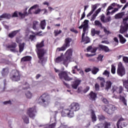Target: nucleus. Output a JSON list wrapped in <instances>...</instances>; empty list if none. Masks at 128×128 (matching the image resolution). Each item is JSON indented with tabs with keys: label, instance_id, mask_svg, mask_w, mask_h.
Masks as SVG:
<instances>
[{
	"label": "nucleus",
	"instance_id": "nucleus-1",
	"mask_svg": "<svg viewBox=\"0 0 128 128\" xmlns=\"http://www.w3.org/2000/svg\"><path fill=\"white\" fill-rule=\"evenodd\" d=\"M80 110V104L78 102H72L70 106V109H64L61 112L62 116H68L70 118L74 116V112Z\"/></svg>",
	"mask_w": 128,
	"mask_h": 128
},
{
	"label": "nucleus",
	"instance_id": "nucleus-2",
	"mask_svg": "<svg viewBox=\"0 0 128 128\" xmlns=\"http://www.w3.org/2000/svg\"><path fill=\"white\" fill-rule=\"evenodd\" d=\"M72 56V49H68L65 53V56L62 54L60 56H58L55 59V62L58 64L63 62V64L66 66L68 64L69 60H70Z\"/></svg>",
	"mask_w": 128,
	"mask_h": 128
},
{
	"label": "nucleus",
	"instance_id": "nucleus-3",
	"mask_svg": "<svg viewBox=\"0 0 128 128\" xmlns=\"http://www.w3.org/2000/svg\"><path fill=\"white\" fill-rule=\"evenodd\" d=\"M36 52H37L38 58H39L38 62L39 64H41L42 66H44V64H46L48 60L46 58H43L44 54L46 53V51L44 50V49L42 48L36 50Z\"/></svg>",
	"mask_w": 128,
	"mask_h": 128
},
{
	"label": "nucleus",
	"instance_id": "nucleus-4",
	"mask_svg": "<svg viewBox=\"0 0 128 128\" xmlns=\"http://www.w3.org/2000/svg\"><path fill=\"white\" fill-rule=\"evenodd\" d=\"M10 78L12 82L20 80V71L16 70H12L10 73Z\"/></svg>",
	"mask_w": 128,
	"mask_h": 128
},
{
	"label": "nucleus",
	"instance_id": "nucleus-5",
	"mask_svg": "<svg viewBox=\"0 0 128 128\" xmlns=\"http://www.w3.org/2000/svg\"><path fill=\"white\" fill-rule=\"evenodd\" d=\"M72 39L70 38H67L64 40V43L63 46L61 48H58V52H64V50H66L68 48H70V42H72Z\"/></svg>",
	"mask_w": 128,
	"mask_h": 128
},
{
	"label": "nucleus",
	"instance_id": "nucleus-6",
	"mask_svg": "<svg viewBox=\"0 0 128 128\" xmlns=\"http://www.w3.org/2000/svg\"><path fill=\"white\" fill-rule=\"evenodd\" d=\"M58 76L60 80H62V78H64V80H66V82L72 80V78L68 76V71H60L58 74Z\"/></svg>",
	"mask_w": 128,
	"mask_h": 128
},
{
	"label": "nucleus",
	"instance_id": "nucleus-7",
	"mask_svg": "<svg viewBox=\"0 0 128 128\" xmlns=\"http://www.w3.org/2000/svg\"><path fill=\"white\" fill-rule=\"evenodd\" d=\"M50 100V98L48 94H44L38 98L39 104H44V102H46L47 104H48Z\"/></svg>",
	"mask_w": 128,
	"mask_h": 128
},
{
	"label": "nucleus",
	"instance_id": "nucleus-8",
	"mask_svg": "<svg viewBox=\"0 0 128 128\" xmlns=\"http://www.w3.org/2000/svg\"><path fill=\"white\" fill-rule=\"evenodd\" d=\"M108 106L109 108H108L106 106H104V108H103L104 112H107L108 114H112L114 112V111L116 110V106L109 104Z\"/></svg>",
	"mask_w": 128,
	"mask_h": 128
},
{
	"label": "nucleus",
	"instance_id": "nucleus-9",
	"mask_svg": "<svg viewBox=\"0 0 128 128\" xmlns=\"http://www.w3.org/2000/svg\"><path fill=\"white\" fill-rule=\"evenodd\" d=\"M36 107H33L28 109L26 114L30 118H34L36 116Z\"/></svg>",
	"mask_w": 128,
	"mask_h": 128
},
{
	"label": "nucleus",
	"instance_id": "nucleus-10",
	"mask_svg": "<svg viewBox=\"0 0 128 128\" xmlns=\"http://www.w3.org/2000/svg\"><path fill=\"white\" fill-rule=\"evenodd\" d=\"M117 74L119 76H124L126 74V68L122 64L118 65L117 69Z\"/></svg>",
	"mask_w": 128,
	"mask_h": 128
},
{
	"label": "nucleus",
	"instance_id": "nucleus-11",
	"mask_svg": "<svg viewBox=\"0 0 128 128\" xmlns=\"http://www.w3.org/2000/svg\"><path fill=\"white\" fill-rule=\"evenodd\" d=\"M124 87L122 86H119L118 87L116 86H112V92L113 94L116 92V94H122L124 92Z\"/></svg>",
	"mask_w": 128,
	"mask_h": 128
},
{
	"label": "nucleus",
	"instance_id": "nucleus-12",
	"mask_svg": "<svg viewBox=\"0 0 128 128\" xmlns=\"http://www.w3.org/2000/svg\"><path fill=\"white\" fill-rule=\"evenodd\" d=\"M98 50L102 52H112V50L108 48V46L103 44H99Z\"/></svg>",
	"mask_w": 128,
	"mask_h": 128
},
{
	"label": "nucleus",
	"instance_id": "nucleus-13",
	"mask_svg": "<svg viewBox=\"0 0 128 128\" xmlns=\"http://www.w3.org/2000/svg\"><path fill=\"white\" fill-rule=\"evenodd\" d=\"M18 46V44L16 42H12L11 44H8L7 46L8 48H10V52H16V48Z\"/></svg>",
	"mask_w": 128,
	"mask_h": 128
},
{
	"label": "nucleus",
	"instance_id": "nucleus-14",
	"mask_svg": "<svg viewBox=\"0 0 128 128\" xmlns=\"http://www.w3.org/2000/svg\"><path fill=\"white\" fill-rule=\"evenodd\" d=\"M89 98L92 102H96V100L98 98V94L94 91H91L90 93L88 94Z\"/></svg>",
	"mask_w": 128,
	"mask_h": 128
},
{
	"label": "nucleus",
	"instance_id": "nucleus-15",
	"mask_svg": "<svg viewBox=\"0 0 128 128\" xmlns=\"http://www.w3.org/2000/svg\"><path fill=\"white\" fill-rule=\"evenodd\" d=\"M80 82H82L80 80H76L71 84L72 88H74V90H76V88H78V86H80Z\"/></svg>",
	"mask_w": 128,
	"mask_h": 128
},
{
	"label": "nucleus",
	"instance_id": "nucleus-16",
	"mask_svg": "<svg viewBox=\"0 0 128 128\" xmlns=\"http://www.w3.org/2000/svg\"><path fill=\"white\" fill-rule=\"evenodd\" d=\"M124 26H121L120 28V34H124V32H128V24L124 23Z\"/></svg>",
	"mask_w": 128,
	"mask_h": 128
},
{
	"label": "nucleus",
	"instance_id": "nucleus-17",
	"mask_svg": "<svg viewBox=\"0 0 128 128\" xmlns=\"http://www.w3.org/2000/svg\"><path fill=\"white\" fill-rule=\"evenodd\" d=\"M9 73L10 69L8 68V67L3 68L1 72L2 76H6Z\"/></svg>",
	"mask_w": 128,
	"mask_h": 128
},
{
	"label": "nucleus",
	"instance_id": "nucleus-18",
	"mask_svg": "<svg viewBox=\"0 0 128 128\" xmlns=\"http://www.w3.org/2000/svg\"><path fill=\"white\" fill-rule=\"evenodd\" d=\"M126 14V12H121L116 14L114 18L116 20H120V18H122Z\"/></svg>",
	"mask_w": 128,
	"mask_h": 128
},
{
	"label": "nucleus",
	"instance_id": "nucleus-19",
	"mask_svg": "<svg viewBox=\"0 0 128 128\" xmlns=\"http://www.w3.org/2000/svg\"><path fill=\"white\" fill-rule=\"evenodd\" d=\"M100 10H102V8H99L95 12L94 14H93L90 19V20H92V22H93V20H96V18L98 14L100 12Z\"/></svg>",
	"mask_w": 128,
	"mask_h": 128
},
{
	"label": "nucleus",
	"instance_id": "nucleus-20",
	"mask_svg": "<svg viewBox=\"0 0 128 128\" xmlns=\"http://www.w3.org/2000/svg\"><path fill=\"white\" fill-rule=\"evenodd\" d=\"M100 30H96V28H92L91 29L92 36H96H96H100Z\"/></svg>",
	"mask_w": 128,
	"mask_h": 128
},
{
	"label": "nucleus",
	"instance_id": "nucleus-21",
	"mask_svg": "<svg viewBox=\"0 0 128 128\" xmlns=\"http://www.w3.org/2000/svg\"><path fill=\"white\" fill-rule=\"evenodd\" d=\"M12 18V16L10 14L4 13L0 16V20H2V18H7L9 20Z\"/></svg>",
	"mask_w": 128,
	"mask_h": 128
},
{
	"label": "nucleus",
	"instance_id": "nucleus-22",
	"mask_svg": "<svg viewBox=\"0 0 128 128\" xmlns=\"http://www.w3.org/2000/svg\"><path fill=\"white\" fill-rule=\"evenodd\" d=\"M97 8H98V6H96V4L92 5V10L87 14V18H88L89 16H92V14H94V10H96Z\"/></svg>",
	"mask_w": 128,
	"mask_h": 128
},
{
	"label": "nucleus",
	"instance_id": "nucleus-23",
	"mask_svg": "<svg viewBox=\"0 0 128 128\" xmlns=\"http://www.w3.org/2000/svg\"><path fill=\"white\" fill-rule=\"evenodd\" d=\"M44 46V40H43L40 42H38L36 44V50H40L41 48Z\"/></svg>",
	"mask_w": 128,
	"mask_h": 128
},
{
	"label": "nucleus",
	"instance_id": "nucleus-24",
	"mask_svg": "<svg viewBox=\"0 0 128 128\" xmlns=\"http://www.w3.org/2000/svg\"><path fill=\"white\" fill-rule=\"evenodd\" d=\"M18 32V30L12 31L8 34V36L10 38H14L16 36Z\"/></svg>",
	"mask_w": 128,
	"mask_h": 128
},
{
	"label": "nucleus",
	"instance_id": "nucleus-25",
	"mask_svg": "<svg viewBox=\"0 0 128 128\" xmlns=\"http://www.w3.org/2000/svg\"><path fill=\"white\" fill-rule=\"evenodd\" d=\"M90 118L92 120V122H96V114L94 113V111L92 110Z\"/></svg>",
	"mask_w": 128,
	"mask_h": 128
},
{
	"label": "nucleus",
	"instance_id": "nucleus-26",
	"mask_svg": "<svg viewBox=\"0 0 128 128\" xmlns=\"http://www.w3.org/2000/svg\"><path fill=\"white\" fill-rule=\"evenodd\" d=\"M112 82L106 81L105 90H108L110 88H112Z\"/></svg>",
	"mask_w": 128,
	"mask_h": 128
},
{
	"label": "nucleus",
	"instance_id": "nucleus-27",
	"mask_svg": "<svg viewBox=\"0 0 128 128\" xmlns=\"http://www.w3.org/2000/svg\"><path fill=\"white\" fill-rule=\"evenodd\" d=\"M118 38H120V44H122L126 42V40L124 38L122 35L119 34H118Z\"/></svg>",
	"mask_w": 128,
	"mask_h": 128
},
{
	"label": "nucleus",
	"instance_id": "nucleus-28",
	"mask_svg": "<svg viewBox=\"0 0 128 128\" xmlns=\"http://www.w3.org/2000/svg\"><path fill=\"white\" fill-rule=\"evenodd\" d=\"M32 60V56H26L22 58L21 62H30Z\"/></svg>",
	"mask_w": 128,
	"mask_h": 128
},
{
	"label": "nucleus",
	"instance_id": "nucleus-29",
	"mask_svg": "<svg viewBox=\"0 0 128 128\" xmlns=\"http://www.w3.org/2000/svg\"><path fill=\"white\" fill-rule=\"evenodd\" d=\"M112 122L105 121L103 124L104 128H110Z\"/></svg>",
	"mask_w": 128,
	"mask_h": 128
},
{
	"label": "nucleus",
	"instance_id": "nucleus-30",
	"mask_svg": "<svg viewBox=\"0 0 128 128\" xmlns=\"http://www.w3.org/2000/svg\"><path fill=\"white\" fill-rule=\"evenodd\" d=\"M46 20H42L40 23V26L42 30H44L46 28Z\"/></svg>",
	"mask_w": 128,
	"mask_h": 128
},
{
	"label": "nucleus",
	"instance_id": "nucleus-31",
	"mask_svg": "<svg viewBox=\"0 0 128 128\" xmlns=\"http://www.w3.org/2000/svg\"><path fill=\"white\" fill-rule=\"evenodd\" d=\"M82 42H84L85 44H88V42H90V38L88 36H86L84 38V36L82 37Z\"/></svg>",
	"mask_w": 128,
	"mask_h": 128
},
{
	"label": "nucleus",
	"instance_id": "nucleus-32",
	"mask_svg": "<svg viewBox=\"0 0 128 128\" xmlns=\"http://www.w3.org/2000/svg\"><path fill=\"white\" fill-rule=\"evenodd\" d=\"M88 26L84 27L83 30H82V38H84V36H86V34H88Z\"/></svg>",
	"mask_w": 128,
	"mask_h": 128
},
{
	"label": "nucleus",
	"instance_id": "nucleus-33",
	"mask_svg": "<svg viewBox=\"0 0 128 128\" xmlns=\"http://www.w3.org/2000/svg\"><path fill=\"white\" fill-rule=\"evenodd\" d=\"M98 72H100V69L98 68L95 66L93 67L92 70V72L93 74H96Z\"/></svg>",
	"mask_w": 128,
	"mask_h": 128
},
{
	"label": "nucleus",
	"instance_id": "nucleus-34",
	"mask_svg": "<svg viewBox=\"0 0 128 128\" xmlns=\"http://www.w3.org/2000/svg\"><path fill=\"white\" fill-rule=\"evenodd\" d=\"M94 24L96 26H99L100 28H102V24L100 21L98 20H95Z\"/></svg>",
	"mask_w": 128,
	"mask_h": 128
},
{
	"label": "nucleus",
	"instance_id": "nucleus-35",
	"mask_svg": "<svg viewBox=\"0 0 128 128\" xmlns=\"http://www.w3.org/2000/svg\"><path fill=\"white\" fill-rule=\"evenodd\" d=\"M24 48V43H22V44H20L19 45V52H20V54L21 52H22Z\"/></svg>",
	"mask_w": 128,
	"mask_h": 128
},
{
	"label": "nucleus",
	"instance_id": "nucleus-36",
	"mask_svg": "<svg viewBox=\"0 0 128 128\" xmlns=\"http://www.w3.org/2000/svg\"><path fill=\"white\" fill-rule=\"evenodd\" d=\"M22 118L25 124H30L28 118V116H26V115H24L22 116Z\"/></svg>",
	"mask_w": 128,
	"mask_h": 128
},
{
	"label": "nucleus",
	"instance_id": "nucleus-37",
	"mask_svg": "<svg viewBox=\"0 0 128 128\" xmlns=\"http://www.w3.org/2000/svg\"><path fill=\"white\" fill-rule=\"evenodd\" d=\"M62 30H54V36H58V34H62Z\"/></svg>",
	"mask_w": 128,
	"mask_h": 128
},
{
	"label": "nucleus",
	"instance_id": "nucleus-38",
	"mask_svg": "<svg viewBox=\"0 0 128 128\" xmlns=\"http://www.w3.org/2000/svg\"><path fill=\"white\" fill-rule=\"evenodd\" d=\"M28 10V9L26 8V11L24 12L23 14L22 13V12H19V16H20L21 18H25V17H26V16H28V12H26V10Z\"/></svg>",
	"mask_w": 128,
	"mask_h": 128
},
{
	"label": "nucleus",
	"instance_id": "nucleus-39",
	"mask_svg": "<svg viewBox=\"0 0 128 128\" xmlns=\"http://www.w3.org/2000/svg\"><path fill=\"white\" fill-rule=\"evenodd\" d=\"M123 86L128 92V80L123 81Z\"/></svg>",
	"mask_w": 128,
	"mask_h": 128
},
{
	"label": "nucleus",
	"instance_id": "nucleus-40",
	"mask_svg": "<svg viewBox=\"0 0 128 128\" xmlns=\"http://www.w3.org/2000/svg\"><path fill=\"white\" fill-rule=\"evenodd\" d=\"M120 100H122V102H123L124 104L126 106H128L126 104V98H124V96H120Z\"/></svg>",
	"mask_w": 128,
	"mask_h": 128
},
{
	"label": "nucleus",
	"instance_id": "nucleus-41",
	"mask_svg": "<svg viewBox=\"0 0 128 128\" xmlns=\"http://www.w3.org/2000/svg\"><path fill=\"white\" fill-rule=\"evenodd\" d=\"M38 4H35L34 6H32L28 10V14H32V10H34V8H38Z\"/></svg>",
	"mask_w": 128,
	"mask_h": 128
},
{
	"label": "nucleus",
	"instance_id": "nucleus-42",
	"mask_svg": "<svg viewBox=\"0 0 128 128\" xmlns=\"http://www.w3.org/2000/svg\"><path fill=\"white\" fill-rule=\"evenodd\" d=\"M26 96L27 98H32V94L30 91H28L26 93Z\"/></svg>",
	"mask_w": 128,
	"mask_h": 128
},
{
	"label": "nucleus",
	"instance_id": "nucleus-43",
	"mask_svg": "<svg viewBox=\"0 0 128 128\" xmlns=\"http://www.w3.org/2000/svg\"><path fill=\"white\" fill-rule=\"evenodd\" d=\"M98 119L100 122H102V120H106V116L104 115H98Z\"/></svg>",
	"mask_w": 128,
	"mask_h": 128
},
{
	"label": "nucleus",
	"instance_id": "nucleus-44",
	"mask_svg": "<svg viewBox=\"0 0 128 128\" xmlns=\"http://www.w3.org/2000/svg\"><path fill=\"white\" fill-rule=\"evenodd\" d=\"M38 22L36 21H34L33 22L32 28L33 30H36V26H38Z\"/></svg>",
	"mask_w": 128,
	"mask_h": 128
},
{
	"label": "nucleus",
	"instance_id": "nucleus-45",
	"mask_svg": "<svg viewBox=\"0 0 128 128\" xmlns=\"http://www.w3.org/2000/svg\"><path fill=\"white\" fill-rule=\"evenodd\" d=\"M101 100L105 104H108V99H106L104 98H101Z\"/></svg>",
	"mask_w": 128,
	"mask_h": 128
},
{
	"label": "nucleus",
	"instance_id": "nucleus-46",
	"mask_svg": "<svg viewBox=\"0 0 128 128\" xmlns=\"http://www.w3.org/2000/svg\"><path fill=\"white\" fill-rule=\"evenodd\" d=\"M102 74L103 76H106L107 78H110V72L108 71V70H105Z\"/></svg>",
	"mask_w": 128,
	"mask_h": 128
},
{
	"label": "nucleus",
	"instance_id": "nucleus-47",
	"mask_svg": "<svg viewBox=\"0 0 128 128\" xmlns=\"http://www.w3.org/2000/svg\"><path fill=\"white\" fill-rule=\"evenodd\" d=\"M88 22H89V21L88 20H84V22H83V24H82L84 25V26H87V27H88Z\"/></svg>",
	"mask_w": 128,
	"mask_h": 128
},
{
	"label": "nucleus",
	"instance_id": "nucleus-48",
	"mask_svg": "<svg viewBox=\"0 0 128 128\" xmlns=\"http://www.w3.org/2000/svg\"><path fill=\"white\" fill-rule=\"evenodd\" d=\"M94 88L96 92H98V90H100V84H98L96 83L94 85Z\"/></svg>",
	"mask_w": 128,
	"mask_h": 128
},
{
	"label": "nucleus",
	"instance_id": "nucleus-49",
	"mask_svg": "<svg viewBox=\"0 0 128 128\" xmlns=\"http://www.w3.org/2000/svg\"><path fill=\"white\" fill-rule=\"evenodd\" d=\"M113 40L115 42V46H118V42H119L118 39V38L114 37Z\"/></svg>",
	"mask_w": 128,
	"mask_h": 128
},
{
	"label": "nucleus",
	"instance_id": "nucleus-50",
	"mask_svg": "<svg viewBox=\"0 0 128 128\" xmlns=\"http://www.w3.org/2000/svg\"><path fill=\"white\" fill-rule=\"evenodd\" d=\"M111 72L112 74H116V66H112Z\"/></svg>",
	"mask_w": 128,
	"mask_h": 128
},
{
	"label": "nucleus",
	"instance_id": "nucleus-51",
	"mask_svg": "<svg viewBox=\"0 0 128 128\" xmlns=\"http://www.w3.org/2000/svg\"><path fill=\"white\" fill-rule=\"evenodd\" d=\"M36 40V36L34 35H30L29 39L30 40L31 42H32L34 40Z\"/></svg>",
	"mask_w": 128,
	"mask_h": 128
},
{
	"label": "nucleus",
	"instance_id": "nucleus-52",
	"mask_svg": "<svg viewBox=\"0 0 128 128\" xmlns=\"http://www.w3.org/2000/svg\"><path fill=\"white\" fill-rule=\"evenodd\" d=\"M88 90H90V86H87L86 87V88H85L84 90H83V92L84 94H86V92H88Z\"/></svg>",
	"mask_w": 128,
	"mask_h": 128
},
{
	"label": "nucleus",
	"instance_id": "nucleus-53",
	"mask_svg": "<svg viewBox=\"0 0 128 128\" xmlns=\"http://www.w3.org/2000/svg\"><path fill=\"white\" fill-rule=\"evenodd\" d=\"M70 30L72 32H74V34H78V30L74 29V28H72L71 29H70Z\"/></svg>",
	"mask_w": 128,
	"mask_h": 128
},
{
	"label": "nucleus",
	"instance_id": "nucleus-54",
	"mask_svg": "<svg viewBox=\"0 0 128 128\" xmlns=\"http://www.w3.org/2000/svg\"><path fill=\"white\" fill-rule=\"evenodd\" d=\"M104 32H105L106 34H107V36H108V34H112L110 32L109 30H108L106 28H104Z\"/></svg>",
	"mask_w": 128,
	"mask_h": 128
},
{
	"label": "nucleus",
	"instance_id": "nucleus-55",
	"mask_svg": "<svg viewBox=\"0 0 128 128\" xmlns=\"http://www.w3.org/2000/svg\"><path fill=\"white\" fill-rule=\"evenodd\" d=\"M105 18H106V16H104V15H102V16L100 17L101 22H106V19H104Z\"/></svg>",
	"mask_w": 128,
	"mask_h": 128
},
{
	"label": "nucleus",
	"instance_id": "nucleus-56",
	"mask_svg": "<svg viewBox=\"0 0 128 128\" xmlns=\"http://www.w3.org/2000/svg\"><path fill=\"white\" fill-rule=\"evenodd\" d=\"M118 12V8H114L111 14H114L115 12Z\"/></svg>",
	"mask_w": 128,
	"mask_h": 128
},
{
	"label": "nucleus",
	"instance_id": "nucleus-57",
	"mask_svg": "<svg viewBox=\"0 0 128 128\" xmlns=\"http://www.w3.org/2000/svg\"><path fill=\"white\" fill-rule=\"evenodd\" d=\"M63 84H64V86H66L67 88H70V84H68V83L64 81H63Z\"/></svg>",
	"mask_w": 128,
	"mask_h": 128
},
{
	"label": "nucleus",
	"instance_id": "nucleus-58",
	"mask_svg": "<svg viewBox=\"0 0 128 128\" xmlns=\"http://www.w3.org/2000/svg\"><path fill=\"white\" fill-rule=\"evenodd\" d=\"M112 20V19L110 18V16H108L106 19H105V22H110Z\"/></svg>",
	"mask_w": 128,
	"mask_h": 128
},
{
	"label": "nucleus",
	"instance_id": "nucleus-59",
	"mask_svg": "<svg viewBox=\"0 0 128 128\" xmlns=\"http://www.w3.org/2000/svg\"><path fill=\"white\" fill-rule=\"evenodd\" d=\"M40 12H42V10H40V8H38L34 12V14H40Z\"/></svg>",
	"mask_w": 128,
	"mask_h": 128
},
{
	"label": "nucleus",
	"instance_id": "nucleus-60",
	"mask_svg": "<svg viewBox=\"0 0 128 128\" xmlns=\"http://www.w3.org/2000/svg\"><path fill=\"white\" fill-rule=\"evenodd\" d=\"M101 44H110V42L108 40H102L101 42Z\"/></svg>",
	"mask_w": 128,
	"mask_h": 128
},
{
	"label": "nucleus",
	"instance_id": "nucleus-61",
	"mask_svg": "<svg viewBox=\"0 0 128 128\" xmlns=\"http://www.w3.org/2000/svg\"><path fill=\"white\" fill-rule=\"evenodd\" d=\"M128 2L126 3V4L122 8V10H126V8H128Z\"/></svg>",
	"mask_w": 128,
	"mask_h": 128
},
{
	"label": "nucleus",
	"instance_id": "nucleus-62",
	"mask_svg": "<svg viewBox=\"0 0 128 128\" xmlns=\"http://www.w3.org/2000/svg\"><path fill=\"white\" fill-rule=\"evenodd\" d=\"M104 58V56H102V55H100L98 58V60H102V58Z\"/></svg>",
	"mask_w": 128,
	"mask_h": 128
},
{
	"label": "nucleus",
	"instance_id": "nucleus-63",
	"mask_svg": "<svg viewBox=\"0 0 128 128\" xmlns=\"http://www.w3.org/2000/svg\"><path fill=\"white\" fill-rule=\"evenodd\" d=\"M123 60L124 62H128V57L125 56L123 58Z\"/></svg>",
	"mask_w": 128,
	"mask_h": 128
},
{
	"label": "nucleus",
	"instance_id": "nucleus-64",
	"mask_svg": "<svg viewBox=\"0 0 128 128\" xmlns=\"http://www.w3.org/2000/svg\"><path fill=\"white\" fill-rule=\"evenodd\" d=\"M97 80H100L101 82H104V78L102 77H98Z\"/></svg>",
	"mask_w": 128,
	"mask_h": 128
}]
</instances>
